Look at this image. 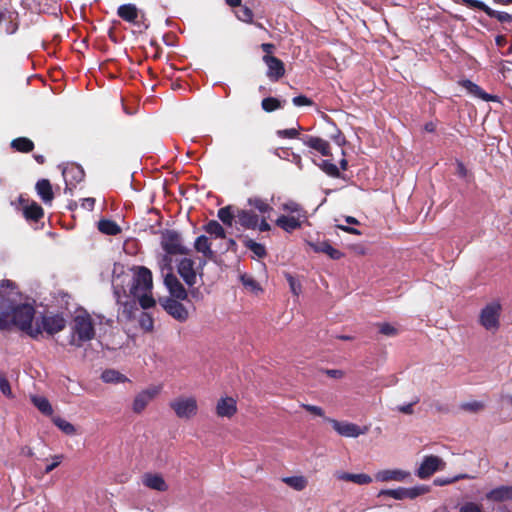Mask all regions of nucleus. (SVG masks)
<instances>
[{"label": "nucleus", "mask_w": 512, "mask_h": 512, "mask_svg": "<svg viewBox=\"0 0 512 512\" xmlns=\"http://www.w3.org/2000/svg\"><path fill=\"white\" fill-rule=\"evenodd\" d=\"M172 271L173 267L171 266L169 270H165L164 273H162L164 277V284L173 297L179 300H184L187 298V292Z\"/></svg>", "instance_id": "nucleus-13"}, {"label": "nucleus", "mask_w": 512, "mask_h": 512, "mask_svg": "<svg viewBox=\"0 0 512 512\" xmlns=\"http://www.w3.org/2000/svg\"><path fill=\"white\" fill-rule=\"evenodd\" d=\"M129 279V275H123V267L121 265H114L113 269V278H112V287L113 294L116 299L118 305L122 307V315L126 319H131L133 317V313L137 310L135 300L122 302L121 299L123 296H126V290L124 289L125 281Z\"/></svg>", "instance_id": "nucleus-4"}, {"label": "nucleus", "mask_w": 512, "mask_h": 512, "mask_svg": "<svg viewBox=\"0 0 512 512\" xmlns=\"http://www.w3.org/2000/svg\"><path fill=\"white\" fill-rule=\"evenodd\" d=\"M410 477L411 473L402 469H383L375 474V479L379 482H406Z\"/></svg>", "instance_id": "nucleus-14"}, {"label": "nucleus", "mask_w": 512, "mask_h": 512, "mask_svg": "<svg viewBox=\"0 0 512 512\" xmlns=\"http://www.w3.org/2000/svg\"><path fill=\"white\" fill-rule=\"evenodd\" d=\"M98 229L106 235H117L121 231L114 221L107 219H102L98 222Z\"/></svg>", "instance_id": "nucleus-34"}, {"label": "nucleus", "mask_w": 512, "mask_h": 512, "mask_svg": "<svg viewBox=\"0 0 512 512\" xmlns=\"http://www.w3.org/2000/svg\"><path fill=\"white\" fill-rule=\"evenodd\" d=\"M217 216L225 225L232 226V221L235 216L230 206L220 208Z\"/></svg>", "instance_id": "nucleus-44"}, {"label": "nucleus", "mask_w": 512, "mask_h": 512, "mask_svg": "<svg viewBox=\"0 0 512 512\" xmlns=\"http://www.w3.org/2000/svg\"><path fill=\"white\" fill-rule=\"evenodd\" d=\"M178 273L188 286H193L197 282V274L194 269V261L190 258H183L178 264Z\"/></svg>", "instance_id": "nucleus-15"}, {"label": "nucleus", "mask_w": 512, "mask_h": 512, "mask_svg": "<svg viewBox=\"0 0 512 512\" xmlns=\"http://www.w3.org/2000/svg\"><path fill=\"white\" fill-rule=\"evenodd\" d=\"M164 308L169 315L180 322H184L188 319V310L176 299H167Z\"/></svg>", "instance_id": "nucleus-17"}, {"label": "nucleus", "mask_w": 512, "mask_h": 512, "mask_svg": "<svg viewBox=\"0 0 512 512\" xmlns=\"http://www.w3.org/2000/svg\"><path fill=\"white\" fill-rule=\"evenodd\" d=\"M42 11H47L58 3L59 0H35Z\"/></svg>", "instance_id": "nucleus-58"}, {"label": "nucleus", "mask_w": 512, "mask_h": 512, "mask_svg": "<svg viewBox=\"0 0 512 512\" xmlns=\"http://www.w3.org/2000/svg\"><path fill=\"white\" fill-rule=\"evenodd\" d=\"M444 466L445 463L440 457L435 455L425 456L416 470V475L420 479H427L436 471L443 469Z\"/></svg>", "instance_id": "nucleus-11"}, {"label": "nucleus", "mask_w": 512, "mask_h": 512, "mask_svg": "<svg viewBox=\"0 0 512 512\" xmlns=\"http://www.w3.org/2000/svg\"><path fill=\"white\" fill-rule=\"evenodd\" d=\"M162 391V385H150L137 393L133 399L132 411L141 414L148 404L156 398Z\"/></svg>", "instance_id": "nucleus-9"}, {"label": "nucleus", "mask_w": 512, "mask_h": 512, "mask_svg": "<svg viewBox=\"0 0 512 512\" xmlns=\"http://www.w3.org/2000/svg\"><path fill=\"white\" fill-rule=\"evenodd\" d=\"M194 247L197 252L202 253L204 257L210 260L215 256L214 251L211 249V244L205 235H200L196 238Z\"/></svg>", "instance_id": "nucleus-27"}, {"label": "nucleus", "mask_w": 512, "mask_h": 512, "mask_svg": "<svg viewBox=\"0 0 512 512\" xmlns=\"http://www.w3.org/2000/svg\"><path fill=\"white\" fill-rule=\"evenodd\" d=\"M245 246L259 258H262L266 255V249L264 245L257 243L251 239L246 241Z\"/></svg>", "instance_id": "nucleus-45"}, {"label": "nucleus", "mask_w": 512, "mask_h": 512, "mask_svg": "<svg viewBox=\"0 0 512 512\" xmlns=\"http://www.w3.org/2000/svg\"><path fill=\"white\" fill-rule=\"evenodd\" d=\"M286 279L289 283L290 290L293 295L298 296L301 293V284L291 274H286Z\"/></svg>", "instance_id": "nucleus-49"}, {"label": "nucleus", "mask_w": 512, "mask_h": 512, "mask_svg": "<svg viewBox=\"0 0 512 512\" xmlns=\"http://www.w3.org/2000/svg\"><path fill=\"white\" fill-rule=\"evenodd\" d=\"M66 326V321L60 314H47L37 317L35 320V328H39V335L46 332L50 335L62 331Z\"/></svg>", "instance_id": "nucleus-6"}, {"label": "nucleus", "mask_w": 512, "mask_h": 512, "mask_svg": "<svg viewBox=\"0 0 512 512\" xmlns=\"http://www.w3.org/2000/svg\"><path fill=\"white\" fill-rule=\"evenodd\" d=\"M238 223L246 229H256L259 217L250 210H238L236 214Z\"/></svg>", "instance_id": "nucleus-23"}, {"label": "nucleus", "mask_w": 512, "mask_h": 512, "mask_svg": "<svg viewBox=\"0 0 512 512\" xmlns=\"http://www.w3.org/2000/svg\"><path fill=\"white\" fill-rule=\"evenodd\" d=\"M261 105H262L263 110H265L266 112H272V111L282 107L281 102L278 99L273 98V97L264 98L262 100Z\"/></svg>", "instance_id": "nucleus-46"}, {"label": "nucleus", "mask_w": 512, "mask_h": 512, "mask_svg": "<svg viewBox=\"0 0 512 512\" xmlns=\"http://www.w3.org/2000/svg\"><path fill=\"white\" fill-rule=\"evenodd\" d=\"M428 491L427 487L424 485H419L411 488H405L406 498L415 499L420 495L425 494Z\"/></svg>", "instance_id": "nucleus-47"}, {"label": "nucleus", "mask_w": 512, "mask_h": 512, "mask_svg": "<svg viewBox=\"0 0 512 512\" xmlns=\"http://www.w3.org/2000/svg\"><path fill=\"white\" fill-rule=\"evenodd\" d=\"M281 209L285 212L296 214V217L306 218V213L301 205L293 200L283 203Z\"/></svg>", "instance_id": "nucleus-37"}, {"label": "nucleus", "mask_w": 512, "mask_h": 512, "mask_svg": "<svg viewBox=\"0 0 512 512\" xmlns=\"http://www.w3.org/2000/svg\"><path fill=\"white\" fill-rule=\"evenodd\" d=\"M52 420L53 423L65 434L73 435L75 433V427L65 419L54 417Z\"/></svg>", "instance_id": "nucleus-42"}, {"label": "nucleus", "mask_w": 512, "mask_h": 512, "mask_svg": "<svg viewBox=\"0 0 512 512\" xmlns=\"http://www.w3.org/2000/svg\"><path fill=\"white\" fill-rule=\"evenodd\" d=\"M459 512H482L481 507L474 502H467L461 506Z\"/></svg>", "instance_id": "nucleus-54"}, {"label": "nucleus", "mask_w": 512, "mask_h": 512, "mask_svg": "<svg viewBox=\"0 0 512 512\" xmlns=\"http://www.w3.org/2000/svg\"><path fill=\"white\" fill-rule=\"evenodd\" d=\"M418 402V400H415L414 402L412 403H409V404H405V405H401V406H398V411H400L401 413H404V414H412L413 413V406Z\"/></svg>", "instance_id": "nucleus-61"}, {"label": "nucleus", "mask_w": 512, "mask_h": 512, "mask_svg": "<svg viewBox=\"0 0 512 512\" xmlns=\"http://www.w3.org/2000/svg\"><path fill=\"white\" fill-rule=\"evenodd\" d=\"M0 391L6 396L11 395V388H10L9 381L6 379L5 376H3L1 374H0Z\"/></svg>", "instance_id": "nucleus-56"}, {"label": "nucleus", "mask_w": 512, "mask_h": 512, "mask_svg": "<svg viewBox=\"0 0 512 512\" xmlns=\"http://www.w3.org/2000/svg\"><path fill=\"white\" fill-rule=\"evenodd\" d=\"M308 245L318 253H325L327 254L331 259L338 260L342 257V253L332 247L329 242L327 241H321V242H308Z\"/></svg>", "instance_id": "nucleus-24"}, {"label": "nucleus", "mask_w": 512, "mask_h": 512, "mask_svg": "<svg viewBox=\"0 0 512 512\" xmlns=\"http://www.w3.org/2000/svg\"><path fill=\"white\" fill-rule=\"evenodd\" d=\"M35 188H36L37 194L39 195L41 200L45 204H51V202L54 198V195H53L52 186H51V183L49 182V180H47V179L38 180Z\"/></svg>", "instance_id": "nucleus-25"}, {"label": "nucleus", "mask_w": 512, "mask_h": 512, "mask_svg": "<svg viewBox=\"0 0 512 512\" xmlns=\"http://www.w3.org/2000/svg\"><path fill=\"white\" fill-rule=\"evenodd\" d=\"M485 498L491 502H505L512 500V485L496 487L486 493Z\"/></svg>", "instance_id": "nucleus-19"}, {"label": "nucleus", "mask_w": 512, "mask_h": 512, "mask_svg": "<svg viewBox=\"0 0 512 512\" xmlns=\"http://www.w3.org/2000/svg\"><path fill=\"white\" fill-rule=\"evenodd\" d=\"M282 481L296 491H302L307 487L308 481L304 476H289L282 478Z\"/></svg>", "instance_id": "nucleus-32"}, {"label": "nucleus", "mask_w": 512, "mask_h": 512, "mask_svg": "<svg viewBox=\"0 0 512 512\" xmlns=\"http://www.w3.org/2000/svg\"><path fill=\"white\" fill-rule=\"evenodd\" d=\"M462 409L477 412L483 408V404L479 401L466 402L461 405Z\"/></svg>", "instance_id": "nucleus-51"}, {"label": "nucleus", "mask_w": 512, "mask_h": 512, "mask_svg": "<svg viewBox=\"0 0 512 512\" xmlns=\"http://www.w3.org/2000/svg\"><path fill=\"white\" fill-rule=\"evenodd\" d=\"M301 217L282 215L276 220V225L284 231L291 233L301 227Z\"/></svg>", "instance_id": "nucleus-26"}, {"label": "nucleus", "mask_w": 512, "mask_h": 512, "mask_svg": "<svg viewBox=\"0 0 512 512\" xmlns=\"http://www.w3.org/2000/svg\"><path fill=\"white\" fill-rule=\"evenodd\" d=\"M331 423L333 429L341 436L356 438L366 432V429H361L360 426L346 421H338L335 419L327 418Z\"/></svg>", "instance_id": "nucleus-12"}, {"label": "nucleus", "mask_w": 512, "mask_h": 512, "mask_svg": "<svg viewBox=\"0 0 512 512\" xmlns=\"http://www.w3.org/2000/svg\"><path fill=\"white\" fill-rule=\"evenodd\" d=\"M301 141L306 146L320 152L323 156L330 155V145L326 140L322 138L306 135L301 138Z\"/></svg>", "instance_id": "nucleus-21"}, {"label": "nucleus", "mask_w": 512, "mask_h": 512, "mask_svg": "<svg viewBox=\"0 0 512 512\" xmlns=\"http://www.w3.org/2000/svg\"><path fill=\"white\" fill-rule=\"evenodd\" d=\"M319 167L329 176L331 177H339L340 176V172H339V169L338 167L330 162L329 160H322L321 163L319 164Z\"/></svg>", "instance_id": "nucleus-43"}, {"label": "nucleus", "mask_w": 512, "mask_h": 512, "mask_svg": "<svg viewBox=\"0 0 512 512\" xmlns=\"http://www.w3.org/2000/svg\"><path fill=\"white\" fill-rule=\"evenodd\" d=\"M204 230L216 237V238H225L226 237V233H225V230L224 228L216 221V220H211L209 221L205 226H204Z\"/></svg>", "instance_id": "nucleus-36"}, {"label": "nucleus", "mask_w": 512, "mask_h": 512, "mask_svg": "<svg viewBox=\"0 0 512 512\" xmlns=\"http://www.w3.org/2000/svg\"><path fill=\"white\" fill-rule=\"evenodd\" d=\"M32 403L37 409L44 415L50 416L53 413V408L46 397L43 396H31Z\"/></svg>", "instance_id": "nucleus-31"}, {"label": "nucleus", "mask_w": 512, "mask_h": 512, "mask_svg": "<svg viewBox=\"0 0 512 512\" xmlns=\"http://www.w3.org/2000/svg\"><path fill=\"white\" fill-rule=\"evenodd\" d=\"M240 280H241V283L243 284V286L255 293V294H258L259 292L262 291V288L260 286V284L250 275H247V274H242L240 276Z\"/></svg>", "instance_id": "nucleus-38"}, {"label": "nucleus", "mask_w": 512, "mask_h": 512, "mask_svg": "<svg viewBox=\"0 0 512 512\" xmlns=\"http://www.w3.org/2000/svg\"><path fill=\"white\" fill-rule=\"evenodd\" d=\"M461 85L462 87H464L470 94L482 99V100H485V101H490V100H494V97L485 93L480 86H478L477 84H475L474 82L470 81V80H463L461 82Z\"/></svg>", "instance_id": "nucleus-28"}, {"label": "nucleus", "mask_w": 512, "mask_h": 512, "mask_svg": "<svg viewBox=\"0 0 512 512\" xmlns=\"http://www.w3.org/2000/svg\"><path fill=\"white\" fill-rule=\"evenodd\" d=\"M160 246L164 251V254L158 258V265L162 273L171 268L173 256L186 255L189 253V249L183 243L181 234L176 230L166 229L162 231Z\"/></svg>", "instance_id": "nucleus-2"}, {"label": "nucleus", "mask_w": 512, "mask_h": 512, "mask_svg": "<svg viewBox=\"0 0 512 512\" xmlns=\"http://www.w3.org/2000/svg\"><path fill=\"white\" fill-rule=\"evenodd\" d=\"M240 15L238 16L239 19H241L242 21H245V22H250L252 21V18H253V12L245 7L243 9L240 10Z\"/></svg>", "instance_id": "nucleus-60"}, {"label": "nucleus", "mask_w": 512, "mask_h": 512, "mask_svg": "<svg viewBox=\"0 0 512 512\" xmlns=\"http://www.w3.org/2000/svg\"><path fill=\"white\" fill-rule=\"evenodd\" d=\"M264 63L268 67L267 77L272 81H277L285 74L284 63L271 55H265L263 57Z\"/></svg>", "instance_id": "nucleus-16"}, {"label": "nucleus", "mask_w": 512, "mask_h": 512, "mask_svg": "<svg viewBox=\"0 0 512 512\" xmlns=\"http://www.w3.org/2000/svg\"><path fill=\"white\" fill-rule=\"evenodd\" d=\"M101 379L105 383H123L128 381V378L114 369H106L101 374Z\"/></svg>", "instance_id": "nucleus-30"}, {"label": "nucleus", "mask_w": 512, "mask_h": 512, "mask_svg": "<svg viewBox=\"0 0 512 512\" xmlns=\"http://www.w3.org/2000/svg\"><path fill=\"white\" fill-rule=\"evenodd\" d=\"M257 228L259 229V231L265 232V231H269L271 227H270V224L266 221V219L263 218L261 220V222L258 221Z\"/></svg>", "instance_id": "nucleus-63"}, {"label": "nucleus", "mask_w": 512, "mask_h": 512, "mask_svg": "<svg viewBox=\"0 0 512 512\" xmlns=\"http://www.w3.org/2000/svg\"><path fill=\"white\" fill-rule=\"evenodd\" d=\"M301 407L304 408L307 412L312 413L316 416L323 417L324 416V410L315 405L311 404H301Z\"/></svg>", "instance_id": "nucleus-53"}, {"label": "nucleus", "mask_w": 512, "mask_h": 512, "mask_svg": "<svg viewBox=\"0 0 512 512\" xmlns=\"http://www.w3.org/2000/svg\"><path fill=\"white\" fill-rule=\"evenodd\" d=\"M139 324H140L141 328L145 331L149 332V331H152V329H153V319L146 312L140 313Z\"/></svg>", "instance_id": "nucleus-48"}, {"label": "nucleus", "mask_w": 512, "mask_h": 512, "mask_svg": "<svg viewBox=\"0 0 512 512\" xmlns=\"http://www.w3.org/2000/svg\"><path fill=\"white\" fill-rule=\"evenodd\" d=\"M169 407L181 420H190L198 413V401L192 395H179L169 402Z\"/></svg>", "instance_id": "nucleus-5"}, {"label": "nucleus", "mask_w": 512, "mask_h": 512, "mask_svg": "<svg viewBox=\"0 0 512 512\" xmlns=\"http://www.w3.org/2000/svg\"><path fill=\"white\" fill-rule=\"evenodd\" d=\"M236 411V401L232 397H223L217 402L216 413L219 417L230 418Z\"/></svg>", "instance_id": "nucleus-20"}, {"label": "nucleus", "mask_w": 512, "mask_h": 512, "mask_svg": "<svg viewBox=\"0 0 512 512\" xmlns=\"http://www.w3.org/2000/svg\"><path fill=\"white\" fill-rule=\"evenodd\" d=\"M501 305L499 302L487 304L480 313V324L488 331H495L499 327Z\"/></svg>", "instance_id": "nucleus-8"}, {"label": "nucleus", "mask_w": 512, "mask_h": 512, "mask_svg": "<svg viewBox=\"0 0 512 512\" xmlns=\"http://www.w3.org/2000/svg\"><path fill=\"white\" fill-rule=\"evenodd\" d=\"M20 292L11 280L0 282V330H8L16 326L32 338L39 336V328H35V308L31 304H18Z\"/></svg>", "instance_id": "nucleus-1"}, {"label": "nucleus", "mask_w": 512, "mask_h": 512, "mask_svg": "<svg viewBox=\"0 0 512 512\" xmlns=\"http://www.w3.org/2000/svg\"><path fill=\"white\" fill-rule=\"evenodd\" d=\"M334 477L339 481L352 482L357 485H368L373 479L370 475L366 473H349L345 471H336Z\"/></svg>", "instance_id": "nucleus-18"}, {"label": "nucleus", "mask_w": 512, "mask_h": 512, "mask_svg": "<svg viewBox=\"0 0 512 512\" xmlns=\"http://www.w3.org/2000/svg\"><path fill=\"white\" fill-rule=\"evenodd\" d=\"M152 289V273L144 267H136L135 273L132 279L130 294H142L145 291H151Z\"/></svg>", "instance_id": "nucleus-7"}, {"label": "nucleus", "mask_w": 512, "mask_h": 512, "mask_svg": "<svg viewBox=\"0 0 512 512\" xmlns=\"http://www.w3.org/2000/svg\"><path fill=\"white\" fill-rule=\"evenodd\" d=\"M292 102L297 107L312 106L313 105V101L310 98H308V97H306L304 95L295 96L292 99Z\"/></svg>", "instance_id": "nucleus-50"}, {"label": "nucleus", "mask_w": 512, "mask_h": 512, "mask_svg": "<svg viewBox=\"0 0 512 512\" xmlns=\"http://www.w3.org/2000/svg\"><path fill=\"white\" fill-rule=\"evenodd\" d=\"M118 15L123 20L134 23L138 17V10L133 4H124L118 8Z\"/></svg>", "instance_id": "nucleus-29"}, {"label": "nucleus", "mask_w": 512, "mask_h": 512, "mask_svg": "<svg viewBox=\"0 0 512 512\" xmlns=\"http://www.w3.org/2000/svg\"><path fill=\"white\" fill-rule=\"evenodd\" d=\"M248 204L257 209L260 213L266 214L272 211V207L263 199L259 197H251L248 199Z\"/></svg>", "instance_id": "nucleus-39"}, {"label": "nucleus", "mask_w": 512, "mask_h": 512, "mask_svg": "<svg viewBox=\"0 0 512 512\" xmlns=\"http://www.w3.org/2000/svg\"><path fill=\"white\" fill-rule=\"evenodd\" d=\"M62 176L65 181V193L72 194L73 189L85 176L83 168L75 163L67 164L62 168Z\"/></svg>", "instance_id": "nucleus-10"}, {"label": "nucleus", "mask_w": 512, "mask_h": 512, "mask_svg": "<svg viewBox=\"0 0 512 512\" xmlns=\"http://www.w3.org/2000/svg\"><path fill=\"white\" fill-rule=\"evenodd\" d=\"M389 496L396 500L406 499L405 488L400 487L397 489H382L378 492L377 497Z\"/></svg>", "instance_id": "nucleus-40"}, {"label": "nucleus", "mask_w": 512, "mask_h": 512, "mask_svg": "<svg viewBox=\"0 0 512 512\" xmlns=\"http://www.w3.org/2000/svg\"><path fill=\"white\" fill-rule=\"evenodd\" d=\"M94 205H95V199L94 198L88 197V198L82 199L81 206L84 209L92 210L94 208Z\"/></svg>", "instance_id": "nucleus-62"}, {"label": "nucleus", "mask_w": 512, "mask_h": 512, "mask_svg": "<svg viewBox=\"0 0 512 512\" xmlns=\"http://www.w3.org/2000/svg\"><path fill=\"white\" fill-rule=\"evenodd\" d=\"M380 333L387 335V336H393L396 334V329L392 325L388 323H383L380 325L379 329Z\"/></svg>", "instance_id": "nucleus-57"}, {"label": "nucleus", "mask_w": 512, "mask_h": 512, "mask_svg": "<svg viewBox=\"0 0 512 512\" xmlns=\"http://www.w3.org/2000/svg\"><path fill=\"white\" fill-rule=\"evenodd\" d=\"M11 147L16 151L27 153L33 150L34 143L26 137H19L12 140Z\"/></svg>", "instance_id": "nucleus-33"}, {"label": "nucleus", "mask_w": 512, "mask_h": 512, "mask_svg": "<svg viewBox=\"0 0 512 512\" xmlns=\"http://www.w3.org/2000/svg\"><path fill=\"white\" fill-rule=\"evenodd\" d=\"M142 483L144 486L160 492L166 491L168 489L164 478L159 474H144L142 477Z\"/></svg>", "instance_id": "nucleus-22"}, {"label": "nucleus", "mask_w": 512, "mask_h": 512, "mask_svg": "<svg viewBox=\"0 0 512 512\" xmlns=\"http://www.w3.org/2000/svg\"><path fill=\"white\" fill-rule=\"evenodd\" d=\"M94 336L95 329L91 316L87 313L76 315L71 326L69 344L80 348L84 343L91 341Z\"/></svg>", "instance_id": "nucleus-3"}, {"label": "nucleus", "mask_w": 512, "mask_h": 512, "mask_svg": "<svg viewBox=\"0 0 512 512\" xmlns=\"http://www.w3.org/2000/svg\"><path fill=\"white\" fill-rule=\"evenodd\" d=\"M24 215L29 220L38 221L43 216V209L40 205L33 202L24 208Z\"/></svg>", "instance_id": "nucleus-35"}, {"label": "nucleus", "mask_w": 512, "mask_h": 512, "mask_svg": "<svg viewBox=\"0 0 512 512\" xmlns=\"http://www.w3.org/2000/svg\"><path fill=\"white\" fill-rule=\"evenodd\" d=\"M465 3H467L469 6L478 8L485 13H487V8H489L485 3L479 1V0H464Z\"/></svg>", "instance_id": "nucleus-59"}, {"label": "nucleus", "mask_w": 512, "mask_h": 512, "mask_svg": "<svg viewBox=\"0 0 512 512\" xmlns=\"http://www.w3.org/2000/svg\"><path fill=\"white\" fill-rule=\"evenodd\" d=\"M276 134L280 138H296L299 133H298V129L290 128V129L278 130L276 132Z\"/></svg>", "instance_id": "nucleus-52"}, {"label": "nucleus", "mask_w": 512, "mask_h": 512, "mask_svg": "<svg viewBox=\"0 0 512 512\" xmlns=\"http://www.w3.org/2000/svg\"><path fill=\"white\" fill-rule=\"evenodd\" d=\"M52 463L46 466L45 473L48 474L60 465L63 460V455H54L52 457Z\"/></svg>", "instance_id": "nucleus-55"}, {"label": "nucleus", "mask_w": 512, "mask_h": 512, "mask_svg": "<svg viewBox=\"0 0 512 512\" xmlns=\"http://www.w3.org/2000/svg\"><path fill=\"white\" fill-rule=\"evenodd\" d=\"M132 296L138 299L139 304L143 309H148L155 305V300L151 295V291H145L142 294H132Z\"/></svg>", "instance_id": "nucleus-41"}, {"label": "nucleus", "mask_w": 512, "mask_h": 512, "mask_svg": "<svg viewBox=\"0 0 512 512\" xmlns=\"http://www.w3.org/2000/svg\"><path fill=\"white\" fill-rule=\"evenodd\" d=\"M326 373L332 378H341L343 376V372L337 369L327 370Z\"/></svg>", "instance_id": "nucleus-64"}]
</instances>
